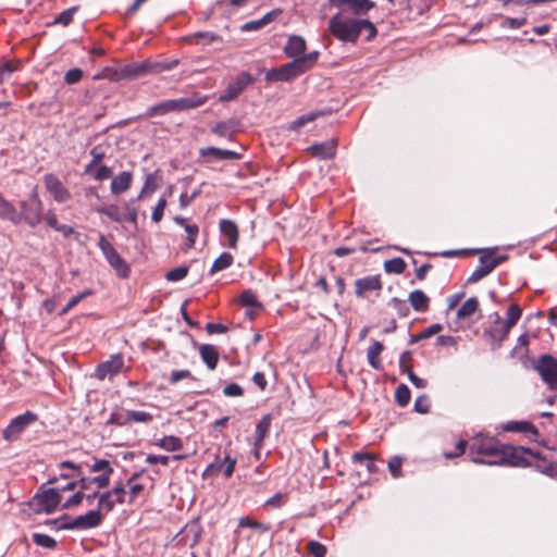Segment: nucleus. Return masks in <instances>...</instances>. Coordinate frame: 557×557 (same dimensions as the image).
<instances>
[{
	"label": "nucleus",
	"mask_w": 557,
	"mask_h": 557,
	"mask_svg": "<svg viewBox=\"0 0 557 557\" xmlns=\"http://www.w3.org/2000/svg\"><path fill=\"white\" fill-rule=\"evenodd\" d=\"M368 32L367 40L376 35V27L369 20L344 17L341 13L329 20V30L339 41L357 42L362 30Z\"/></svg>",
	"instance_id": "nucleus-1"
},
{
	"label": "nucleus",
	"mask_w": 557,
	"mask_h": 557,
	"mask_svg": "<svg viewBox=\"0 0 557 557\" xmlns=\"http://www.w3.org/2000/svg\"><path fill=\"white\" fill-rule=\"evenodd\" d=\"M318 52H310L300 58L294 59L292 62H288L282 65L278 69L271 70L267 73V81H282L287 82L290 81L313 66L317 62Z\"/></svg>",
	"instance_id": "nucleus-2"
},
{
	"label": "nucleus",
	"mask_w": 557,
	"mask_h": 557,
	"mask_svg": "<svg viewBox=\"0 0 557 557\" xmlns=\"http://www.w3.org/2000/svg\"><path fill=\"white\" fill-rule=\"evenodd\" d=\"M522 453H527L534 457H537V455H534L532 453V450L529 448L515 447V446L503 444L499 458L484 460L481 458L473 457L471 459V461L476 465H490V466H504V465L515 466V467L527 466L528 461L523 458Z\"/></svg>",
	"instance_id": "nucleus-3"
},
{
	"label": "nucleus",
	"mask_w": 557,
	"mask_h": 557,
	"mask_svg": "<svg viewBox=\"0 0 557 557\" xmlns=\"http://www.w3.org/2000/svg\"><path fill=\"white\" fill-rule=\"evenodd\" d=\"M135 199L120 205H103L96 207V212L107 215L111 221L116 223L129 222L137 224L138 212L135 206Z\"/></svg>",
	"instance_id": "nucleus-4"
},
{
	"label": "nucleus",
	"mask_w": 557,
	"mask_h": 557,
	"mask_svg": "<svg viewBox=\"0 0 557 557\" xmlns=\"http://www.w3.org/2000/svg\"><path fill=\"white\" fill-rule=\"evenodd\" d=\"M203 102H205V100H202V99L195 100L193 98H180V99L165 100V101H162L160 103H157V104L150 107L146 112V116L152 117L156 115H164L170 112L185 111L187 109L199 107Z\"/></svg>",
	"instance_id": "nucleus-5"
},
{
	"label": "nucleus",
	"mask_w": 557,
	"mask_h": 557,
	"mask_svg": "<svg viewBox=\"0 0 557 557\" xmlns=\"http://www.w3.org/2000/svg\"><path fill=\"white\" fill-rule=\"evenodd\" d=\"M62 496L59 488L50 487L38 492L30 502L35 512L53 513L61 504Z\"/></svg>",
	"instance_id": "nucleus-6"
},
{
	"label": "nucleus",
	"mask_w": 557,
	"mask_h": 557,
	"mask_svg": "<svg viewBox=\"0 0 557 557\" xmlns=\"http://www.w3.org/2000/svg\"><path fill=\"white\" fill-rule=\"evenodd\" d=\"M147 66L146 60L140 63L134 62L116 69H108L101 77L108 78L111 82L132 81L147 75Z\"/></svg>",
	"instance_id": "nucleus-7"
},
{
	"label": "nucleus",
	"mask_w": 557,
	"mask_h": 557,
	"mask_svg": "<svg viewBox=\"0 0 557 557\" xmlns=\"http://www.w3.org/2000/svg\"><path fill=\"white\" fill-rule=\"evenodd\" d=\"M98 247L102 251L110 265L117 272V274L122 277H126L129 273L128 265L103 235H100L99 237Z\"/></svg>",
	"instance_id": "nucleus-8"
},
{
	"label": "nucleus",
	"mask_w": 557,
	"mask_h": 557,
	"mask_svg": "<svg viewBox=\"0 0 557 557\" xmlns=\"http://www.w3.org/2000/svg\"><path fill=\"white\" fill-rule=\"evenodd\" d=\"M103 521V515L100 509L89 510L87 513L77 516L73 520L59 525L64 530H88L99 527Z\"/></svg>",
	"instance_id": "nucleus-9"
},
{
	"label": "nucleus",
	"mask_w": 557,
	"mask_h": 557,
	"mask_svg": "<svg viewBox=\"0 0 557 557\" xmlns=\"http://www.w3.org/2000/svg\"><path fill=\"white\" fill-rule=\"evenodd\" d=\"M534 368L549 389L557 392V359L550 355H544Z\"/></svg>",
	"instance_id": "nucleus-10"
},
{
	"label": "nucleus",
	"mask_w": 557,
	"mask_h": 557,
	"mask_svg": "<svg viewBox=\"0 0 557 557\" xmlns=\"http://www.w3.org/2000/svg\"><path fill=\"white\" fill-rule=\"evenodd\" d=\"M331 5L341 10V14L350 13L356 16L364 15L375 8L372 0H330Z\"/></svg>",
	"instance_id": "nucleus-11"
},
{
	"label": "nucleus",
	"mask_w": 557,
	"mask_h": 557,
	"mask_svg": "<svg viewBox=\"0 0 557 557\" xmlns=\"http://www.w3.org/2000/svg\"><path fill=\"white\" fill-rule=\"evenodd\" d=\"M36 420L37 416L30 411L17 416L3 430V438L8 442L15 441L20 434Z\"/></svg>",
	"instance_id": "nucleus-12"
},
{
	"label": "nucleus",
	"mask_w": 557,
	"mask_h": 557,
	"mask_svg": "<svg viewBox=\"0 0 557 557\" xmlns=\"http://www.w3.org/2000/svg\"><path fill=\"white\" fill-rule=\"evenodd\" d=\"M503 444L493 438H481L470 445V453L488 456L491 459L499 458Z\"/></svg>",
	"instance_id": "nucleus-13"
},
{
	"label": "nucleus",
	"mask_w": 557,
	"mask_h": 557,
	"mask_svg": "<svg viewBox=\"0 0 557 557\" xmlns=\"http://www.w3.org/2000/svg\"><path fill=\"white\" fill-rule=\"evenodd\" d=\"M44 183L46 189L52 195L57 202L63 203L70 200V191L63 186L62 182L54 174H46L44 176Z\"/></svg>",
	"instance_id": "nucleus-14"
},
{
	"label": "nucleus",
	"mask_w": 557,
	"mask_h": 557,
	"mask_svg": "<svg viewBox=\"0 0 557 557\" xmlns=\"http://www.w3.org/2000/svg\"><path fill=\"white\" fill-rule=\"evenodd\" d=\"M252 83V77L248 73H242L236 79L228 84L226 89L220 96V101L228 102L234 100L242 91Z\"/></svg>",
	"instance_id": "nucleus-15"
},
{
	"label": "nucleus",
	"mask_w": 557,
	"mask_h": 557,
	"mask_svg": "<svg viewBox=\"0 0 557 557\" xmlns=\"http://www.w3.org/2000/svg\"><path fill=\"white\" fill-rule=\"evenodd\" d=\"M502 261V258H496L492 253L483 255L480 258L481 265L475 269L469 276V283H476L483 277L488 275Z\"/></svg>",
	"instance_id": "nucleus-16"
},
{
	"label": "nucleus",
	"mask_w": 557,
	"mask_h": 557,
	"mask_svg": "<svg viewBox=\"0 0 557 557\" xmlns=\"http://www.w3.org/2000/svg\"><path fill=\"white\" fill-rule=\"evenodd\" d=\"M123 366L124 360L121 355L112 356L110 360L102 362L97 367L96 376L101 381L106 377H112L121 372Z\"/></svg>",
	"instance_id": "nucleus-17"
},
{
	"label": "nucleus",
	"mask_w": 557,
	"mask_h": 557,
	"mask_svg": "<svg viewBox=\"0 0 557 557\" xmlns=\"http://www.w3.org/2000/svg\"><path fill=\"white\" fill-rule=\"evenodd\" d=\"M42 206L29 203L26 201L21 202V221L24 220L29 226L34 227L41 221Z\"/></svg>",
	"instance_id": "nucleus-18"
},
{
	"label": "nucleus",
	"mask_w": 557,
	"mask_h": 557,
	"mask_svg": "<svg viewBox=\"0 0 557 557\" xmlns=\"http://www.w3.org/2000/svg\"><path fill=\"white\" fill-rule=\"evenodd\" d=\"M337 141L335 139H330L324 143L314 144L308 148L310 153L319 158L321 160H330L335 157L336 153Z\"/></svg>",
	"instance_id": "nucleus-19"
},
{
	"label": "nucleus",
	"mask_w": 557,
	"mask_h": 557,
	"mask_svg": "<svg viewBox=\"0 0 557 557\" xmlns=\"http://www.w3.org/2000/svg\"><path fill=\"white\" fill-rule=\"evenodd\" d=\"M355 287L356 295L361 297L368 292L380 290L382 288V282L380 275H372L357 280Z\"/></svg>",
	"instance_id": "nucleus-20"
},
{
	"label": "nucleus",
	"mask_w": 557,
	"mask_h": 557,
	"mask_svg": "<svg viewBox=\"0 0 557 557\" xmlns=\"http://www.w3.org/2000/svg\"><path fill=\"white\" fill-rule=\"evenodd\" d=\"M219 226L220 232L228 239V247L235 249L239 237L237 224L232 220L223 219L220 221Z\"/></svg>",
	"instance_id": "nucleus-21"
},
{
	"label": "nucleus",
	"mask_w": 557,
	"mask_h": 557,
	"mask_svg": "<svg viewBox=\"0 0 557 557\" xmlns=\"http://www.w3.org/2000/svg\"><path fill=\"white\" fill-rule=\"evenodd\" d=\"M133 175L131 172L125 171L113 177L110 190L113 195H120L125 193L132 184Z\"/></svg>",
	"instance_id": "nucleus-22"
},
{
	"label": "nucleus",
	"mask_w": 557,
	"mask_h": 557,
	"mask_svg": "<svg viewBox=\"0 0 557 557\" xmlns=\"http://www.w3.org/2000/svg\"><path fill=\"white\" fill-rule=\"evenodd\" d=\"M284 50H285V53L289 58H294V59L300 58L302 55H306L305 54L306 41L300 36H292V37H289Z\"/></svg>",
	"instance_id": "nucleus-23"
},
{
	"label": "nucleus",
	"mask_w": 557,
	"mask_h": 557,
	"mask_svg": "<svg viewBox=\"0 0 557 557\" xmlns=\"http://www.w3.org/2000/svg\"><path fill=\"white\" fill-rule=\"evenodd\" d=\"M0 218L12 222L13 224H18L21 222V214L17 209L7 200L3 195L0 193Z\"/></svg>",
	"instance_id": "nucleus-24"
},
{
	"label": "nucleus",
	"mask_w": 557,
	"mask_h": 557,
	"mask_svg": "<svg viewBox=\"0 0 557 557\" xmlns=\"http://www.w3.org/2000/svg\"><path fill=\"white\" fill-rule=\"evenodd\" d=\"M271 416L265 414L262 417V419L258 422L256 426V440H255V448H256V457L259 458V449L262 446V443L264 441V437L267 436L270 426H271Z\"/></svg>",
	"instance_id": "nucleus-25"
},
{
	"label": "nucleus",
	"mask_w": 557,
	"mask_h": 557,
	"mask_svg": "<svg viewBox=\"0 0 557 557\" xmlns=\"http://www.w3.org/2000/svg\"><path fill=\"white\" fill-rule=\"evenodd\" d=\"M201 157H211L215 160H236L239 154L233 150H225L215 147H206L200 149Z\"/></svg>",
	"instance_id": "nucleus-26"
},
{
	"label": "nucleus",
	"mask_w": 557,
	"mask_h": 557,
	"mask_svg": "<svg viewBox=\"0 0 557 557\" xmlns=\"http://www.w3.org/2000/svg\"><path fill=\"white\" fill-rule=\"evenodd\" d=\"M504 430L507 432H519L537 436V429L529 421H509L504 425Z\"/></svg>",
	"instance_id": "nucleus-27"
},
{
	"label": "nucleus",
	"mask_w": 557,
	"mask_h": 557,
	"mask_svg": "<svg viewBox=\"0 0 557 557\" xmlns=\"http://www.w3.org/2000/svg\"><path fill=\"white\" fill-rule=\"evenodd\" d=\"M408 300L416 311L424 312L429 309L430 298L420 289L411 292L408 296Z\"/></svg>",
	"instance_id": "nucleus-28"
},
{
	"label": "nucleus",
	"mask_w": 557,
	"mask_h": 557,
	"mask_svg": "<svg viewBox=\"0 0 557 557\" xmlns=\"http://www.w3.org/2000/svg\"><path fill=\"white\" fill-rule=\"evenodd\" d=\"M200 356L210 370L216 368L219 351L213 345L205 344L200 347Z\"/></svg>",
	"instance_id": "nucleus-29"
},
{
	"label": "nucleus",
	"mask_w": 557,
	"mask_h": 557,
	"mask_svg": "<svg viewBox=\"0 0 557 557\" xmlns=\"http://www.w3.org/2000/svg\"><path fill=\"white\" fill-rule=\"evenodd\" d=\"M327 113H330V111H325V110L311 111V112L304 114V115L297 117L296 120H294L289 124V129L298 132L306 124H308V123L314 121L315 119H318L319 116H323Z\"/></svg>",
	"instance_id": "nucleus-30"
},
{
	"label": "nucleus",
	"mask_w": 557,
	"mask_h": 557,
	"mask_svg": "<svg viewBox=\"0 0 557 557\" xmlns=\"http://www.w3.org/2000/svg\"><path fill=\"white\" fill-rule=\"evenodd\" d=\"M189 40L196 45L208 46L212 44H222L221 36L211 32H198L189 37Z\"/></svg>",
	"instance_id": "nucleus-31"
},
{
	"label": "nucleus",
	"mask_w": 557,
	"mask_h": 557,
	"mask_svg": "<svg viewBox=\"0 0 557 557\" xmlns=\"http://www.w3.org/2000/svg\"><path fill=\"white\" fill-rule=\"evenodd\" d=\"M384 346L381 342L374 341L373 344L368 348L367 358L369 364L375 369H382V362L380 360V355L382 354Z\"/></svg>",
	"instance_id": "nucleus-32"
},
{
	"label": "nucleus",
	"mask_w": 557,
	"mask_h": 557,
	"mask_svg": "<svg viewBox=\"0 0 557 557\" xmlns=\"http://www.w3.org/2000/svg\"><path fill=\"white\" fill-rule=\"evenodd\" d=\"M276 15H277V11H271L259 20L245 23L244 25L240 26V30L242 32L258 30V29L262 28L263 26H265L267 24L271 23Z\"/></svg>",
	"instance_id": "nucleus-33"
},
{
	"label": "nucleus",
	"mask_w": 557,
	"mask_h": 557,
	"mask_svg": "<svg viewBox=\"0 0 557 557\" xmlns=\"http://www.w3.org/2000/svg\"><path fill=\"white\" fill-rule=\"evenodd\" d=\"M174 221L184 226L186 233H187V242L185 244L186 248L189 249L194 246L196 238L198 236L199 228L196 224H188L186 219L176 216Z\"/></svg>",
	"instance_id": "nucleus-34"
},
{
	"label": "nucleus",
	"mask_w": 557,
	"mask_h": 557,
	"mask_svg": "<svg viewBox=\"0 0 557 557\" xmlns=\"http://www.w3.org/2000/svg\"><path fill=\"white\" fill-rule=\"evenodd\" d=\"M494 323L497 325L495 327H493L490 333H491V336L498 341V342H502L504 341L507 335L509 334V331L512 326H508L507 323L503 322L502 321V318L499 317V314L495 313V320H494Z\"/></svg>",
	"instance_id": "nucleus-35"
},
{
	"label": "nucleus",
	"mask_w": 557,
	"mask_h": 557,
	"mask_svg": "<svg viewBox=\"0 0 557 557\" xmlns=\"http://www.w3.org/2000/svg\"><path fill=\"white\" fill-rule=\"evenodd\" d=\"M154 445L166 451H176L183 447V442L180 437L169 435L160 438Z\"/></svg>",
	"instance_id": "nucleus-36"
},
{
	"label": "nucleus",
	"mask_w": 557,
	"mask_h": 557,
	"mask_svg": "<svg viewBox=\"0 0 557 557\" xmlns=\"http://www.w3.org/2000/svg\"><path fill=\"white\" fill-rule=\"evenodd\" d=\"M479 308V301L475 297L467 299L463 305L457 311V318L459 320L471 317Z\"/></svg>",
	"instance_id": "nucleus-37"
},
{
	"label": "nucleus",
	"mask_w": 557,
	"mask_h": 557,
	"mask_svg": "<svg viewBox=\"0 0 557 557\" xmlns=\"http://www.w3.org/2000/svg\"><path fill=\"white\" fill-rule=\"evenodd\" d=\"M158 187H159V176H158L157 172L148 174L146 177L145 184L141 188L140 194L137 196V198H134L135 202L137 200H140L146 194L153 193L156 189H158Z\"/></svg>",
	"instance_id": "nucleus-38"
},
{
	"label": "nucleus",
	"mask_w": 557,
	"mask_h": 557,
	"mask_svg": "<svg viewBox=\"0 0 557 557\" xmlns=\"http://www.w3.org/2000/svg\"><path fill=\"white\" fill-rule=\"evenodd\" d=\"M146 62L148 63V66H147L148 74H151V73L159 74V73H162L165 71H170L178 64L177 60H173L170 62H152L150 60H146Z\"/></svg>",
	"instance_id": "nucleus-39"
},
{
	"label": "nucleus",
	"mask_w": 557,
	"mask_h": 557,
	"mask_svg": "<svg viewBox=\"0 0 557 557\" xmlns=\"http://www.w3.org/2000/svg\"><path fill=\"white\" fill-rule=\"evenodd\" d=\"M116 504H117L116 498H114L109 493V491H106V492L101 493V495H99V502H98L97 509H100V512H102V510L106 512H110L115 508Z\"/></svg>",
	"instance_id": "nucleus-40"
},
{
	"label": "nucleus",
	"mask_w": 557,
	"mask_h": 557,
	"mask_svg": "<svg viewBox=\"0 0 557 557\" xmlns=\"http://www.w3.org/2000/svg\"><path fill=\"white\" fill-rule=\"evenodd\" d=\"M239 302L248 308L261 309L262 305L258 301L256 295L250 289L244 290L239 296Z\"/></svg>",
	"instance_id": "nucleus-41"
},
{
	"label": "nucleus",
	"mask_w": 557,
	"mask_h": 557,
	"mask_svg": "<svg viewBox=\"0 0 557 557\" xmlns=\"http://www.w3.org/2000/svg\"><path fill=\"white\" fill-rule=\"evenodd\" d=\"M384 269L388 273L401 274L406 269V262L401 258L385 261Z\"/></svg>",
	"instance_id": "nucleus-42"
},
{
	"label": "nucleus",
	"mask_w": 557,
	"mask_h": 557,
	"mask_svg": "<svg viewBox=\"0 0 557 557\" xmlns=\"http://www.w3.org/2000/svg\"><path fill=\"white\" fill-rule=\"evenodd\" d=\"M233 262V256L228 252H223L211 267V273H215L228 268Z\"/></svg>",
	"instance_id": "nucleus-43"
},
{
	"label": "nucleus",
	"mask_w": 557,
	"mask_h": 557,
	"mask_svg": "<svg viewBox=\"0 0 557 557\" xmlns=\"http://www.w3.org/2000/svg\"><path fill=\"white\" fill-rule=\"evenodd\" d=\"M152 420V414L147 411L128 410L126 411L125 421H135L139 423H148Z\"/></svg>",
	"instance_id": "nucleus-44"
},
{
	"label": "nucleus",
	"mask_w": 557,
	"mask_h": 557,
	"mask_svg": "<svg viewBox=\"0 0 557 557\" xmlns=\"http://www.w3.org/2000/svg\"><path fill=\"white\" fill-rule=\"evenodd\" d=\"M20 67L17 61H7L0 65V83L2 84L12 73Z\"/></svg>",
	"instance_id": "nucleus-45"
},
{
	"label": "nucleus",
	"mask_w": 557,
	"mask_h": 557,
	"mask_svg": "<svg viewBox=\"0 0 557 557\" xmlns=\"http://www.w3.org/2000/svg\"><path fill=\"white\" fill-rule=\"evenodd\" d=\"M78 10V7H72L67 10L61 12L53 21V24H61L62 26H67L72 23L73 16L75 12Z\"/></svg>",
	"instance_id": "nucleus-46"
},
{
	"label": "nucleus",
	"mask_w": 557,
	"mask_h": 557,
	"mask_svg": "<svg viewBox=\"0 0 557 557\" xmlns=\"http://www.w3.org/2000/svg\"><path fill=\"white\" fill-rule=\"evenodd\" d=\"M395 399L397 404L401 407L408 405L410 400V389L408 388L407 385L401 384L396 388Z\"/></svg>",
	"instance_id": "nucleus-47"
},
{
	"label": "nucleus",
	"mask_w": 557,
	"mask_h": 557,
	"mask_svg": "<svg viewBox=\"0 0 557 557\" xmlns=\"http://www.w3.org/2000/svg\"><path fill=\"white\" fill-rule=\"evenodd\" d=\"M239 527L251 528V529L259 530L261 532H267V531L270 530V525L269 524L251 520L249 517L240 518L239 519Z\"/></svg>",
	"instance_id": "nucleus-48"
},
{
	"label": "nucleus",
	"mask_w": 557,
	"mask_h": 557,
	"mask_svg": "<svg viewBox=\"0 0 557 557\" xmlns=\"http://www.w3.org/2000/svg\"><path fill=\"white\" fill-rule=\"evenodd\" d=\"M89 471L100 473H113V468L109 460L95 459V462L89 467Z\"/></svg>",
	"instance_id": "nucleus-49"
},
{
	"label": "nucleus",
	"mask_w": 557,
	"mask_h": 557,
	"mask_svg": "<svg viewBox=\"0 0 557 557\" xmlns=\"http://www.w3.org/2000/svg\"><path fill=\"white\" fill-rule=\"evenodd\" d=\"M92 295L91 289H86L75 296H73L66 304V306L62 309L61 314L67 313L72 308H74L79 301H82L84 298Z\"/></svg>",
	"instance_id": "nucleus-50"
},
{
	"label": "nucleus",
	"mask_w": 557,
	"mask_h": 557,
	"mask_svg": "<svg viewBox=\"0 0 557 557\" xmlns=\"http://www.w3.org/2000/svg\"><path fill=\"white\" fill-rule=\"evenodd\" d=\"M307 550L313 557H325L327 552L326 547L318 541H310L307 544Z\"/></svg>",
	"instance_id": "nucleus-51"
},
{
	"label": "nucleus",
	"mask_w": 557,
	"mask_h": 557,
	"mask_svg": "<svg viewBox=\"0 0 557 557\" xmlns=\"http://www.w3.org/2000/svg\"><path fill=\"white\" fill-rule=\"evenodd\" d=\"M521 313H522V311L518 305H515V304L510 305L507 310V319H506L505 323H507L508 326H513L520 319Z\"/></svg>",
	"instance_id": "nucleus-52"
},
{
	"label": "nucleus",
	"mask_w": 557,
	"mask_h": 557,
	"mask_svg": "<svg viewBox=\"0 0 557 557\" xmlns=\"http://www.w3.org/2000/svg\"><path fill=\"white\" fill-rule=\"evenodd\" d=\"M33 541L38 546H42V547H46V548H53L57 545V542H55L54 539H52L49 535L41 534V533H35L33 535Z\"/></svg>",
	"instance_id": "nucleus-53"
},
{
	"label": "nucleus",
	"mask_w": 557,
	"mask_h": 557,
	"mask_svg": "<svg viewBox=\"0 0 557 557\" xmlns=\"http://www.w3.org/2000/svg\"><path fill=\"white\" fill-rule=\"evenodd\" d=\"M109 493L116 498L117 504L122 505L125 503L126 491L124 484L120 481L114 484V486L109 490Z\"/></svg>",
	"instance_id": "nucleus-54"
},
{
	"label": "nucleus",
	"mask_w": 557,
	"mask_h": 557,
	"mask_svg": "<svg viewBox=\"0 0 557 557\" xmlns=\"http://www.w3.org/2000/svg\"><path fill=\"white\" fill-rule=\"evenodd\" d=\"M187 273H188V269L186 267H178V268H175V269L169 271L165 274V277L168 281L176 282V281L184 278L187 275Z\"/></svg>",
	"instance_id": "nucleus-55"
},
{
	"label": "nucleus",
	"mask_w": 557,
	"mask_h": 557,
	"mask_svg": "<svg viewBox=\"0 0 557 557\" xmlns=\"http://www.w3.org/2000/svg\"><path fill=\"white\" fill-rule=\"evenodd\" d=\"M83 77V71L78 67L69 70L64 75V82L69 85L78 83Z\"/></svg>",
	"instance_id": "nucleus-56"
},
{
	"label": "nucleus",
	"mask_w": 557,
	"mask_h": 557,
	"mask_svg": "<svg viewBox=\"0 0 557 557\" xmlns=\"http://www.w3.org/2000/svg\"><path fill=\"white\" fill-rule=\"evenodd\" d=\"M431 407L429 397L426 395L419 396L414 401V410L419 413L429 412Z\"/></svg>",
	"instance_id": "nucleus-57"
},
{
	"label": "nucleus",
	"mask_w": 557,
	"mask_h": 557,
	"mask_svg": "<svg viewBox=\"0 0 557 557\" xmlns=\"http://www.w3.org/2000/svg\"><path fill=\"white\" fill-rule=\"evenodd\" d=\"M166 207V199L160 198L157 206L153 208L151 219L153 222L159 223L163 218V212Z\"/></svg>",
	"instance_id": "nucleus-58"
},
{
	"label": "nucleus",
	"mask_w": 557,
	"mask_h": 557,
	"mask_svg": "<svg viewBox=\"0 0 557 557\" xmlns=\"http://www.w3.org/2000/svg\"><path fill=\"white\" fill-rule=\"evenodd\" d=\"M85 493L82 491L76 492L74 495H72L66 502L62 505L63 509H69L72 507H76L82 504L84 500Z\"/></svg>",
	"instance_id": "nucleus-59"
},
{
	"label": "nucleus",
	"mask_w": 557,
	"mask_h": 557,
	"mask_svg": "<svg viewBox=\"0 0 557 557\" xmlns=\"http://www.w3.org/2000/svg\"><path fill=\"white\" fill-rule=\"evenodd\" d=\"M112 473H100L94 478H90L92 484H95L99 490L104 488L110 484V476Z\"/></svg>",
	"instance_id": "nucleus-60"
},
{
	"label": "nucleus",
	"mask_w": 557,
	"mask_h": 557,
	"mask_svg": "<svg viewBox=\"0 0 557 557\" xmlns=\"http://www.w3.org/2000/svg\"><path fill=\"white\" fill-rule=\"evenodd\" d=\"M212 133H214L221 137H231L232 136L231 126L226 122H221V123H218L215 126H213Z\"/></svg>",
	"instance_id": "nucleus-61"
},
{
	"label": "nucleus",
	"mask_w": 557,
	"mask_h": 557,
	"mask_svg": "<svg viewBox=\"0 0 557 557\" xmlns=\"http://www.w3.org/2000/svg\"><path fill=\"white\" fill-rule=\"evenodd\" d=\"M287 500V494L276 493L273 497L269 498L265 502V506H270L273 508H280Z\"/></svg>",
	"instance_id": "nucleus-62"
},
{
	"label": "nucleus",
	"mask_w": 557,
	"mask_h": 557,
	"mask_svg": "<svg viewBox=\"0 0 557 557\" xmlns=\"http://www.w3.org/2000/svg\"><path fill=\"white\" fill-rule=\"evenodd\" d=\"M223 394L227 397H239L244 394V389L238 384L231 383L223 388Z\"/></svg>",
	"instance_id": "nucleus-63"
},
{
	"label": "nucleus",
	"mask_w": 557,
	"mask_h": 557,
	"mask_svg": "<svg viewBox=\"0 0 557 557\" xmlns=\"http://www.w3.org/2000/svg\"><path fill=\"white\" fill-rule=\"evenodd\" d=\"M129 499L128 503L133 504L135 498L144 491V485L136 482H127Z\"/></svg>",
	"instance_id": "nucleus-64"
}]
</instances>
